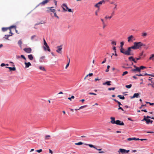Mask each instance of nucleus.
Wrapping results in <instances>:
<instances>
[{"label": "nucleus", "mask_w": 154, "mask_h": 154, "mask_svg": "<svg viewBox=\"0 0 154 154\" xmlns=\"http://www.w3.org/2000/svg\"><path fill=\"white\" fill-rule=\"evenodd\" d=\"M134 45L130 47L131 49H137L141 48L142 46H145L146 45L143 44L141 42H135L134 43Z\"/></svg>", "instance_id": "1"}, {"label": "nucleus", "mask_w": 154, "mask_h": 154, "mask_svg": "<svg viewBox=\"0 0 154 154\" xmlns=\"http://www.w3.org/2000/svg\"><path fill=\"white\" fill-rule=\"evenodd\" d=\"M120 51L122 53L126 55H133L131 53V50L130 47L128 48V50L126 51L123 48H121Z\"/></svg>", "instance_id": "2"}, {"label": "nucleus", "mask_w": 154, "mask_h": 154, "mask_svg": "<svg viewBox=\"0 0 154 154\" xmlns=\"http://www.w3.org/2000/svg\"><path fill=\"white\" fill-rule=\"evenodd\" d=\"M129 150H126V149H120L118 151V152L120 154V153L122 154H126L128 153L129 152Z\"/></svg>", "instance_id": "3"}, {"label": "nucleus", "mask_w": 154, "mask_h": 154, "mask_svg": "<svg viewBox=\"0 0 154 154\" xmlns=\"http://www.w3.org/2000/svg\"><path fill=\"white\" fill-rule=\"evenodd\" d=\"M105 1L106 0H102V1H100V2H99L97 3L95 5V7L97 8L99 7L100 5L104 3Z\"/></svg>", "instance_id": "4"}, {"label": "nucleus", "mask_w": 154, "mask_h": 154, "mask_svg": "<svg viewBox=\"0 0 154 154\" xmlns=\"http://www.w3.org/2000/svg\"><path fill=\"white\" fill-rule=\"evenodd\" d=\"M57 49L56 50L57 52L59 54H61L62 52V48L61 46H58L57 47Z\"/></svg>", "instance_id": "5"}, {"label": "nucleus", "mask_w": 154, "mask_h": 154, "mask_svg": "<svg viewBox=\"0 0 154 154\" xmlns=\"http://www.w3.org/2000/svg\"><path fill=\"white\" fill-rule=\"evenodd\" d=\"M85 144L86 145L90 147L93 148L98 150L101 151L102 150L101 149H97L95 146L92 144H88L86 143H85Z\"/></svg>", "instance_id": "6"}, {"label": "nucleus", "mask_w": 154, "mask_h": 154, "mask_svg": "<svg viewBox=\"0 0 154 154\" xmlns=\"http://www.w3.org/2000/svg\"><path fill=\"white\" fill-rule=\"evenodd\" d=\"M23 50L27 53H30L31 52L32 49L30 48H24Z\"/></svg>", "instance_id": "7"}, {"label": "nucleus", "mask_w": 154, "mask_h": 154, "mask_svg": "<svg viewBox=\"0 0 154 154\" xmlns=\"http://www.w3.org/2000/svg\"><path fill=\"white\" fill-rule=\"evenodd\" d=\"M43 41L44 45L47 48V51L49 52H50L51 51V50L44 38L43 39Z\"/></svg>", "instance_id": "8"}, {"label": "nucleus", "mask_w": 154, "mask_h": 154, "mask_svg": "<svg viewBox=\"0 0 154 154\" xmlns=\"http://www.w3.org/2000/svg\"><path fill=\"white\" fill-rule=\"evenodd\" d=\"M140 97V94L139 93H135L134 94L133 96H131L130 97V98L131 99H133L134 98H138Z\"/></svg>", "instance_id": "9"}, {"label": "nucleus", "mask_w": 154, "mask_h": 154, "mask_svg": "<svg viewBox=\"0 0 154 154\" xmlns=\"http://www.w3.org/2000/svg\"><path fill=\"white\" fill-rule=\"evenodd\" d=\"M116 124L120 125H124V123L122 122H121L119 120H117L116 121Z\"/></svg>", "instance_id": "10"}, {"label": "nucleus", "mask_w": 154, "mask_h": 154, "mask_svg": "<svg viewBox=\"0 0 154 154\" xmlns=\"http://www.w3.org/2000/svg\"><path fill=\"white\" fill-rule=\"evenodd\" d=\"M131 71L133 72H135L136 71L138 72H140V68L139 67H136V68H135L134 69H133L131 70Z\"/></svg>", "instance_id": "11"}, {"label": "nucleus", "mask_w": 154, "mask_h": 154, "mask_svg": "<svg viewBox=\"0 0 154 154\" xmlns=\"http://www.w3.org/2000/svg\"><path fill=\"white\" fill-rule=\"evenodd\" d=\"M110 119L111 120L110 121V122L112 124H116V121H115V118L114 117H111Z\"/></svg>", "instance_id": "12"}, {"label": "nucleus", "mask_w": 154, "mask_h": 154, "mask_svg": "<svg viewBox=\"0 0 154 154\" xmlns=\"http://www.w3.org/2000/svg\"><path fill=\"white\" fill-rule=\"evenodd\" d=\"M134 38V36L132 35H131L130 36H129L128 38V42H130L131 41L132 42V39Z\"/></svg>", "instance_id": "13"}, {"label": "nucleus", "mask_w": 154, "mask_h": 154, "mask_svg": "<svg viewBox=\"0 0 154 154\" xmlns=\"http://www.w3.org/2000/svg\"><path fill=\"white\" fill-rule=\"evenodd\" d=\"M49 1V0H45L42 2L40 3V5H45V4H46L47 3H48Z\"/></svg>", "instance_id": "14"}, {"label": "nucleus", "mask_w": 154, "mask_h": 154, "mask_svg": "<svg viewBox=\"0 0 154 154\" xmlns=\"http://www.w3.org/2000/svg\"><path fill=\"white\" fill-rule=\"evenodd\" d=\"M25 67L26 68H28L31 65V63L28 62V63L25 62Z\"/></svg>", "instance_id": "15"}, {"label": "nucleus", "mask_w": 154, "mask_h": 154, "mask_svg": "<svg viewBox=\"0 0 154 154\" xmlns=\"http://www.w3.org/2000/svg\"><path fill=\"white\" fill-rule=\"evenodd\" d=\"M111 82V81H109L107 82H105L103 83V85H111L110 83Z\"/></svg>", "instance_id": "16"}, {"label": "nucleus", "mask_w": 154, "mask_h": 154, "mask_svg": "<svg viewBox=\"0 0 154 154\" xmlns=\"http://www.w3.org/2000/svg\"><path fill=\"white\" fill-rule=\"evenodd\" d=\"M63 10L65 11H68L69 12H73V11H72V9H71L68 8V10H67V9H66L64 7H63Z\"/></svg>", "instance_id": "17"}, {"label": "nucleus", "mask_w": 154, "mask_h": 154, "mask_svg": "<svg viewBox=\"0 0 154 154\" xmlns=\"http://www.w3.org/2000/svg\"><path fill=\"white\" fill-rule=\"evenodd\" d=\"M53 8V7H48L47 8L50 11L54 13L55 12V10L54 9H52Z\"/></svg>", "instance_id": "18"}, {"label": "nucleus", "mask_w": 154, "mask_h": 154, "mask_svg": "<svg viewBox=\"0 0 154 154\" xmlns=\"http://www.w3.org/2000/svg\"><path fill=\"white\" fill-rule=\"evenodd\" d=\"M51 136L50 135H46L45 137V140H48L50 139Z\"/></svg>", "instance_id": "19"}, {"label": "nucleus", "mask_w": 154, "mask_h": 154, "mask_svg": "<svg viewBox=\"0 0 154 154\" xmlns=\"http://www.w3.org/2000/svg\"><path fill=\"white\" fill-rule=\"evenodd\" d=\"M45 58V56H42L39 59V62L41 63H42L43 62V60H44Z\"/></svg>", "instance_id": "20"}, {"label": "nucleus", "mask_w": 154, "mask_h": 154, "mask_svg": "<svg viewBox=\"0 0 154 154\" xmlns=\"http://www.w3.org/2000/svg\"><path fill=\"white\" fill-rule=\"evenodd\" d=\"M7 68H8L11 71H15L16 70V68L15 67H7Z\"/></svg>", "instance_id": "21"}, {"label": "nucleus", "mask_w": 154, "mask_h": 154, "mask_svg": "<svg viewBox=\"0 0 154 154\" xmlns=\"http://www.w3.org/2000/svg\"><path fill=\"white\" fill-rule=\"evenodd\" d=\"M147 35V34L146 32H143L142 33V36L144 38H145Z\"/></svg>", "instance_id": "22"}, {"label": "nucleus", "mask_w": 154, "mask_h": 154, "mask_svg": "<svg viewBox=\"0 0 154 154\" xmlns=\"http://www.w3.org/2000/svg\"><path fill=\"white\" fill-rule=\"evenodd\" d=\"M28 58L30 60H32L33 59V57L32 54H30L28 55Z\"/></svg>", "instance_id": "23"}, {"label": "nucleus", "mask_w": 154, "mask_h": 154, "mask_svg": "<svg viewBox=\"0 0 154 154\" xmlns=\"http://www.w3.org/2000/svg\"><path fill=\"white\" fill-rule=\"evenodd\" d=\"M62 8L63 7H65L66 8V9H67L68 10V9L69 8L66 4L64 3L62 5Z\"/></svg>", "instance_id": "24"}, {"label": "nucleus", "mask_w": 154, "mask_h": 154, "mask_svg": "<svg viewBox=\"0 0 154 154\" xmlns=\"http://www.w3.org/2000/svg\"><path fill=\"white\" fill-rule=\"evenodd\" d=\"M114 5H115V7L113 8V11H114L115 12V11H116L117 9V5L116 4H114Z\"/></svg>", "instance_id": "25"}, {"label": "nucleus", "mask_w": 154, "mask_h": 154, "mask_svg": "<svg viewBox=\"0 0 154 154\" xmlns=\"http://www.w3.org/2000/svg\"><path fill=\"white\" fill-rule=\"evenodd\" d=\"M154 54H152L151 55L150 57L149 58V60H154Z\"/></svg>", "instance_id": "26"}, {"label": "nucleus", "mask_w": 154, "mask_h": 154, "mask_svg": "<svg viewBox=\"0 0 154 154\" xmlns=\"http://www.w3.org/2000/svg\"><path fill=\"white\" fill-rule=\"evenodd\" d=\"M118 97H119L120 99L124 100L125 99V97L124 96H122L121 95H118Z\"/></svg>", "instance_id": "27"}, {"label": "nucleus", "mask_w": 154, "mask_h": 154, "mask_svg": "<svg viewBox=\"0 0 154 154\" xmlns=\"http://www.w3.org/2000/svg\"><path fill=\"white\" fill-rule=\"evenodd\" d=\"M22 42L21 40H20L18 41V44L20 47L22 46Z\"/></svg>", "instance_id": "28"}, {"label": "nucleus", "mask_w": 154, "mask_h": 154, "mask_svg": "<svg viewBox=\"0 0 154 154\" xmlns=\"http://www.w3.org/2000/svg\"><path fill=\"white\" fill-rule=\"evenodd\" d=\"M84 143L80 142H78L77 143H75V145H81L83 144Z\"/></svg>", "instance_id": "29"}, {"label": "nucleus", "mask_w": 154, "mask_h": 154, "mask_svg": "<svg viewBox=\"0 0 154 154\" xmlns=\"http://www.w3.org/2000/svg\"><path fill=\"white\" fill-rule=\"evenodd\" d=\"M87 106V105H84V106H81V107H79V109H77L78 110H79L81 109H83L85 107H86Z\"/></svg>", "instance_id": "30"}, {"label": "nucleus", "mask_w": 154, "mask_h": 154, "mask_svg": "<svg viewBox=\"0 0 154 154\" xmlns=\"http://www.w3.org/2000/svg\"><path fill=\"white\" fill-rule=\"evenodd\" d=\"M39 69L41 70H43V71H46L44 67H42V66H40L39 67Z\"/></svg>", "instance_id": "31"}, {"label": "nucleus", "mask_w": 154, "mask_h": 154, "mask_svg": "<svg viewBox=\"0 0 154 154\" xmlns=\"http://www.w3.org/2000/svg\"><path fill=\"white\" fill-rule=\"evenodd\" d=\"M8 29V28L3 27L2 28V30L3 31L5 32V31H6Z\"/></svg>", "instance_id": "32"}, {"label": "nucleus", "mask_w": 154, "mask_h": 154, "mask_svg": "<svg viewBox=\"0 0 154 154\" xmlns=\"http://www.w3.org/2000/svg\"><path fill=\"white\" fill-rule=\"evenodd\" d=\"M135 137H134V138H128L127 139V140H128V141H131V140H135Z\"/></svg>", "instance_id": "33"}, {"label": "nucleus", "mask_w": 154, "mask_h": 154, "mask_svg": "<svg viewBox=\"0 0 154 154\" xmlns=\"http://www.w3.org/2000/svg\"><path fill=\"white\" fill-rule=\"evenodd\" d=\"M132 86V85L131 84H130L128 85H126L125 86V87L128 88H130Z\"/></svg>", "instance_id": "34"}, {"label": "nucleus", "mask_w": 154, "mask_h": 154, "mask_svg": "<svg viewBox=\"0 0 154 154\" xmlns=\"http://www.w3.org/2000/svg\"><path fill=\"white\" fill-rule=\"evenodd\" d=\"M75 98V97L74 96H72L70 97H68V99L70 100H72V99H74Z\"/></svg>", "instance_id": "35"}, {"label": "nucleus", "mask_w": 154, "mask_h": 154, "mask_svg": "<svg viewBox=\"0 0 154 154\" xmlns=\"http://www.w3.org/2000/svg\"><path fill=\"white\" fill-rule=\"evenodd\" d=\"M128 59L130 61H132L133 59H134L133 57L131 56L128 58Z\"/></svg>", "instance_id": "36"}, {"label": "nucleus", "mask_w": 154, "mask_h": 154, "mask_svg": "<svg viewBox=\"0 0 154 154\" xmlns=\"http://www.w3.org/2000/svg\"><path fill=\"white\" fill-rule=\"evenodd\" d=\"M110 67V66L109 65L107 66V69L106 70V72H108L109 71V68Z\"/></svg>", "instance_id": "37"}, {"label": "nucleus", "mask_w": 154, "mask_h": 154, "mask_svg": "<svg viewBox=\"0 0 154 154\" xmlns=\"http://www.w3.org/2000/svg\"><path fill=\"white\" fill-rule=\"evenodd\" d=\"M12 28H14L16 29V26H11L9 27L8 29H11Z\"/></svg>", "instance_id": "38"}, {"label": "nucleus", "mask_w": 154, "mask_h": 154, "mask_svg": "<svg viewBox=\"0 0 154 154\" xmlns=\"http://www.w3.org/2000/svg\"><path fill=\"white\" fill-rule=\"evenodd\" d=\"M112 18V16H108V17H107V16H106L105 17V18L106 19H111Z\"/></svg>", "instance_id": "39"}, {"label": "nucleus", "mask_w": 154, "mask_h": 154, "mask_svg": "<svg viewBox=\"0 0 154 154\" xmlns=\"http://www.w3.org/2000/svg\"><path fill=\"white\" fill-rule=\"evenodd\" d=\"M140 70L141 71V69H143L144 68H145L146 67L144 66H140Z\"/></svg>", "instance_id": "40"}, {"label": "nucleus", "mask_w": 154, "mask_h": 154, "mask_svg": "<svg viewBox=\"0 0 154 154\" xmlns=\"http://www.w3.org/2000/svg\"><path fill=\"white\" fill-rule=\"evenodd\" d=\"M124 42H121V43H120V44H121V45H120L121 48H123L122 47H123V45H124Z\"/></svg>", "instance_id": "41"}, {"label": "nucleus", "mask_w": 154, "mask_h": 154, "mask_svg": "<svg viewBox=\"0 0 154 154\" xmlns=\"http://www.w3.org/2000/svg\"><path fill=\"white\" fill-rule=\"evenodd\" d=\"M36 37V35H32L31 37V39L32 40H33V39L35 38Z\"/></svg>", "instance_id": "42"}, {"label": "nucleus", "mask_w": 154, "mask_h": 154, "mask_svg": "<svg viewBox=\"0 0 154 154\" xmlns=\"http://www.w3.org/2000/svg\"><path fill=\"white\" fill-rule=\"evenodd\" d=\"M128 73V72L127 71H125L123 73L122 75V76H124L125 75L127 74Z\"/></svg>", "instance_id": "43"}, {"label": "nucleus", "mask_w": 154, "mask_h": 154, "mask_svg": "<svg viewBox=\"0 0 154 154\" xmlns=\"http://www.w3.org/2000/svg\"><path fill=\"white\" fill-rule=\"evenodd\" d=\"M115 89V88H109L108 89V90L109 91H111V90H114Z\"/></svg>", "instance_id": "44"}, {"label": "nucleus", "mask_w": 154, "mask_h": 154, "mask_svg": "<svg viewBox=\"0 0 154 154\" xmlns=\"http://www.w3.org/2000/svg\"><path fill=\"white\" fill-rule=\"evenodd\" d=\"M53 13H54V16L55 17H56L58 19L59 18V17L57 15L55 12H54Z\"/></svg>", "instance_id": "45"}, {"label": "nucleus", "mask_w": 154, "mask_h": 154, "mask_svg": "<svg viewBox=\"0 0 154 154\" xmlns=\"http://www.w3.org/2000/svg\"><path fill=\"white\" fill-rule=\"evenodd\" d=\"M36 151L38 153H40V152H41L42 151V149H40L39 150H36Z\"/></svg>", "instance_id": "46"}, {"label": "nucleus", "mask_w": 154, "mask_h": 154, "mask_svg": "<svg viewBox=\"0 0 154 154\" xmlns=\"http://www.w3.org/2000/svg\"><path fill=\"white\" fill-rule=\"evenodd\" d=\"M115 14V11H112V12L111 13V14L110 16H112H112L114 15Z\"/></svg>", "instance_id": "47"}, {"label": "nucleus", "mask_w": 154, "mask_h": 154, "mask_svg": "<svg viewBox=\"0 0 154 154\" xmlns=\"http://www.w3.org/2000/svg\"><path fill=\"white\" fill-rule=\"evenodd\" d=\"M20 57L21 58H23L25 60H26V59L25 58V57H24V55H21V56H20Z\"/></svg>", "instance_id": "48"}, {"label": "nucleus", "mask_w": 154, "mask_h": 154, "mask_svg": "<svg viewBox=\"0 0 154 154\" xmlns=\"http://www.w3.org/2000/svg\"><path fill=\"white\" fill-rule=\"evenodd\" d=\"M151 82L152 83L151 85L152 87L154 88V82H153L152 81H151Z\"/></svg>", "instance_id": "49"}, {"label": "nucleus", "mask_w": 154, "mask_h": 154, "mask_svg": "<svg viewBox=\"0 0 154 154\" xmlns=\"http://www.w3.org/2000/svg\"><path fill=\"white\" fill-rule=\"evenodd\" d=\"M150 120L149 119H147V120L146 121V123L148 124L149 123V122H150Z\"/></svg>", "instance_id": "50"}, {"label": "nucleus", "mask_w": 154, "mask_h": 154, "mask_svg": "<svg viewBox=\"0 0 154 154\" xmlns=\"http://www.w3.org/2000/svg\"><path fill=\"white\" fill-rule=\"evenodd\" d=\"M112 45H116V42H115V41H112Z\"/></svg>", "instance_id": "51"}, {"label": "nucleus", "mask_w": 154, "mask_h": 154, "mask_svg": "<svg viewBox=\"0 0 154 154\" xmlns=\"http://www.w3.org/2000/svg\"><path fill=\"white\" fill-rule=\"evenodd\" d=\"M89 94L90 95H96V94L95 93H91V92L89 93Z\"/></svg>", "instance_id": "52"}, {"label": "nucleus", "mask_w": 154, "mask_h": 154, "mask_svg": "<svg viewBox=\"0 0 154 154\" xmlns=\"http://www.w3.org/2000/svg\"><path fill=\"white\" fill-rule=\"evenodd\" d=\"M93 75V74L92 73H90L87 75V76H92Z\"/></svg>", "instance_id": "53"}, {"label": "nucleus", "mask_w": 154, "mask_h": 154, "mask_svg": "<svg viewBox=\"0 0 154 154\" xmlns=\"http://www.w3.org/2000/svg\"><path fill=\"white\" fill-rule=\"evenodd\" d=\"M147 119L146 117L145 116H144V118L142 120V121H143L145 120L146 121Z\"/></svg>", "instance_id": "54"}, {"label": "nucleus", "mask_w": 154, "mask_h": 154, "mask_svg": "<svg viewBox=\"0 0 154 154\" xmlns=\"http://www.w3.org/2000/svg\"><path fill=\"white\" fill-rule=\"evenodd\" d=\"M117 103H118L119 104V106H120V105H122V104H121V103L120 102L118 101V102H117Z\"/></svg>", "instance_id": "55"}, {"label": "nucleus", "mask_w": 154, "mask_h": 154, "mask_svg": "<svg viewBox=\"0 0 154 154\" xmlns=\"http://www.w3.org/2000/svg\"><path fill=\"white\" fill-rule=\"evenodd\" d=\"M106 58H105L104 59V61H103L101 63L102 64H103L104 63H105L106 62Z\"/></svg>", "instance_id": "56"}, {"label": "nucleus", "mask_w": 154, "mask_h": 154, "mask_svg": "<svg viewBox=\"0 0 154 154\" xmlns=\"http://www.w3.org/2000/svg\"><path fill=\"white\" fill-rule=\"evenodd\" d=\"M69 63H68L67 64V65H66V67H65L66 69H67V67H68V66L69 65Z\"/></svg>", "instance_id": "57"}, {"label": "nucleus", "mask_w": 154, "mask_h": 154, "mask_svg": "<svg viewBox=\"0 0 154 154\" xmlns=\"http://www.w3.org/2000/svg\"><path fill=\"white\" fill-rule=\"evenodd\" d=\"M5 65V64L4 63H2L1 64V66H4Z\"/></svg>", "instance_id": "58"}, {"label": "nucleus", "mask_w": 154, "mask_h": 154, "mask_svg": "<svg viewBox=\"0 0 154 154\" xmlns=\"http://www.w3.org/2000/svg\"><path fill=\"white\" fill-rule=\"evenodd\" d=\"M136 75L138 76H141L143 75L142 74H136Z\"/></svg>", "instance_id": "59"}, {"label": "nucleus", "mask_w": 154, "mask_h": 154, "mask_svg": "<svg viewBox=\"0 0 154 154\" xmlns=\"http://www.w3.org/2000/svg\"><path fill=\"white\" fill-rule=\"evenodd\" d=\"M49 153H51V154H53L52 151L50 149H49Z\"/></svg>", "instance_id": "60"}, {"label": "nucleus", "mask_w": 154, "mask_h": 154, "mask_svg": "<svg viewBox=\"0 0 154 154\" xmlns=\"http://www.w3.org/2000/svg\"><path fill=\"white\" fill-rule=\"evenodd\" d=\"M143 75H152L151 74H148L147 73H145L144 74H143Z\"/></svg>", "instance_id": "61"}, {"label": "nucleus", "mask_w": 154, "mask_h": 154, "mask_svg": "<svg viewBox=\"0 0 154 154\" xmlns=\"http://www.w3.org/2000/svg\"><path fill=\"white\" fill-rule=\"evenodd\" d=\"M43 48H44V49L45 51H46L47 50V48L45 46V47H43Z\"/></svg>", "instance_id": "62"}, {"label": "nucleus", "mask_w": 154, "mask_h": 154, "mask_svg": "<svg viewBox=\"0 0 154 154\" xmlns=\"http://www.w3.org/2000/svg\"><path fill=\"white\" fill-rule=\"evenodd\" d=\"M119 107L118 109L119 110V109H121L122 111H123L124 110L120 106H119Z\"/></svg>", "instance_id": "63"}, {"label": "nucleus", "mask_w": 154, "mask_h": 154, "mask_svg": "<svg viewBox=\"0 0 154 154\" xmlns=\"http://www.w3.org/2000/svg\"><path fill=\"white\" fill-rule=\"evenodd\" d=\"M54 2L55 5H57V2L56 1V0H54Z\"/></svg>", "instance_id": "64"}]
</instances>
